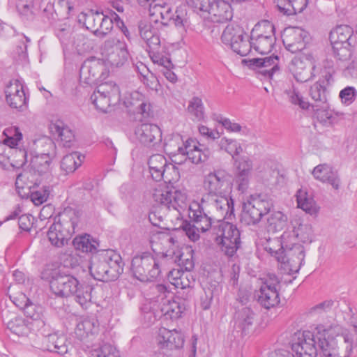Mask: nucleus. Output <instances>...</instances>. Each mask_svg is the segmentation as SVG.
Segmentation results:
<instances>
[{
    "mask_svg": "<svg viewBox=\"0 0 357 357\" xmlns=\"http://www.w3.org/2000/svg\"><path fill=\"white\" fill-rule=\"evenodd\" d=\"M335 335L333 327L318 325L313 332L296 333L291 349L297 357H317L319 350L322 357H340Z\"/></svg>",
    "mask_w": 357,
    "mask_h": 357,
    "instance_id": "f257e3e1",
    "label": "nucleus"
},
{
    "mask_svg": "<svg viewBox=\"0 0 357 357\" xmlns=\"http://www.w3.org/2000/svg\"><path fill=\"white\" fill-rule=\"evenodd\" d=\"M290 236V232H284L280 241L269 240L265 246V250L280 264V268L289 275L298 272L305 259L304 247L289 241Z\"/></svg>",
    "mask_w": 357,
    "mask_h": 357,
    "instance_id": "f03ea898",
    "label": "nucleus"
},
{
    "mask_svg": "<svg viewBox=\"0 0 357 357\" xmlns=\"http://www.w3.org/2000/svg\"><path fill=\"white\" fill-rule=\"evenodd\" d=\"M156 289L161 294L156 300L146 302L141 307L145 319L152 323L162 317L171 320L181 317L185 310L183 301L180 298L175 299L165 295L167 287L164 284L157 285Z\"/></svg>",
    "mask_w": 357,
    "mask_h": 357,
    "instance_id": "7ed1b4c3",
    "label": "nucleus"
},
{
    "mask_svg": "<svg viewBox=\"0 0 357 357\" xmlns=\"http://www.w3.org/2000/svg\"><path fill=\"white\" fill-rule=\"evenodd\" d=\"M93 287L89 284H81L78 280L65 273L52 283L51 291L60 297L75 296V301L83 307L91 305Z\"/></svg>",
    "mask_w": 357,
    "mask_h": 357,
    "instance_id": "20e7f679",
    "label": "nucleus"
},
{
    "mask_svg": "<svg viewBox=\"0 0 357 357\" xmlns=\"http://www.w3.org/2000/svg\"><path fill=\"white\" fill-rule=\"evenodd\" d=\"M160 27L161 26L153 25L151 22L140 21L138 24V31L151 61L154 63L169 66V56L166 47L161 43Z\"/></svg>",
    "mask_w": 357,
    "mask_h": 357,
    "instance_id": "39448f33",
    "label": "nucleus"
},
{
    "mask_svg": "<svg viewBox=\"0 0 357 357\" xmlns=\"http://www.w3.org/2000/svg\"><path fill=\"white\" fill-rule=\"evenodd\" d=\"M167 263L166 255L154 257L150 253L144 252L132 258L131 271L134 277L141 282L151 281L160 275Z\"/></svg>",
    "mask_w": 357,
    "mask_h": 357,
    "instance_id": "423d86ee",
    "label": "nucleus"
},
{
    "mask_svg": "<svg viewBox=\"0 0 357 357\" xmlns=\"http://www.w3.org/2000/svg\"><path fill=\"white\" fill-rule=\"evenodd\" d=\"M58 218V221L50 227L47 237L52 245L61 248L67 244L75 233L77 217L75 212L70 209L61 213Z\"/></svg>",
    "mask_w": 357,
    "mask_h": 357,
    "instance_id": "0eeeda50",
    "label": "nucleus"
},
{
    "mask_svg": "<svg viewBox=\"0 0 357 357\" xmlns=\"http://www.w3.org/2000/svg\"><path fill=\"white\" fill-rule=\"evenodd\" d=\"M153 202L168 210H174L181 213L188 206V197L185 192L169 188L166 185H158L152 193Z\"/></svg>",
    "mask_w": 357,
    "mask_h": 357,
    "instance_id": "6e6552de",
    "label": "nucleus"
},
{
    "mask_svg": "<svg viewBox=\"0 0 357 357\" xmlns=\"http://www.w3.org/2000/svg\"><path fill=\"white\" fill-rule=\"evenodd\" d=\"M231 220L218 221V225L213 227L216 234L215 241L220 245L221 250L228 257H233L241 245L240 231L236 225Z\"/></svg>",
    "mask_w": 357,
    "mask_h": 357,
    "instance_id": "1a4fd4ad",
    "label": "nucleus"
},
{
    "mask_svg": "<svg viewBox=\"0 0 357 357\" xmlns=\"http://www.w3.org/2000/svg\"><path fill=\"white\" fill-rule=\"evenodd\" d=\"M325 79L320 78L310 88L309 95L311 98L312 102L305 101L300 95L297 89L294 86L287 93L289 96L290 101L294 105H299L302 109H308L310 106L327 107V89L326 87L331 83H326Z\"/></svg>",
    "mask_w": 357,
    "mask_h": 357,
    "instance_id": "9d476101",
    "label": "nucleus"
},
{
    "mask_svg": "<svg viewBox=\"0 0 357 357\" xmlns=\"http://www.w3.org/2000/svg\"><path fill=\"white\" fill-rule=\"evenodd\" d=\"M272 206V203L261 195H250L243 204L242 222L248 225L258 223L270 212Z\"/></svg>",
    "mask_w": 357,
    "mask_h": 357,
    "instance_id": "9b49d317",
    "label": "nucleus"
},
{
    "mask_svg": "<svg viewBox=\"0 0 357 357\" xmlns=\"http://www.w3.org/2000/svg\"><path fill=\"white\" fill-rule=\"evenodd\" d=\"M148 165L152 178L156 181L163 180L166 183H172L177 181L180 177L178 169L174 165L168 162L163 155H152L149 159Z\"/></svg>",
    "mask_w": 357,
    "mask_h": 357,
    "instance_id": "f8f14e48",
    "label": "nucleus"
},
{
    "mask_svg": "<svg viewBox=\"0 0 357 357\" xmlns=\"http://www.w3.org/2000/svg\"><path fill=\"white\" fill-rule=\"evenodd\" d=\"M91 100L97 110L107 113L112 105L120 100L119 87L113 82L100 84L91 96Z\"/></svg>",
    "mask_w": 357,
    "mask_h": 357,
    "instance_id": "ddd939ff",
    "label": "nucleus"
},
{
    "mask_svg": "<svg viewBox=\"0 0 357 357\" xmlns=\"http://www.w3.org/2000/svg\"><path fill=\"white\" fill-rule=\"evenodd\" d=\"M231 0H198L197 7L201 12L207 13L214 23H225L233 17V11L229 3Z\"/></svg>",
    "mask_w": 357,
    "mask_h": 357,
    "instance_id": "4468645a",
    "label": "nucleus"
},
{
    "mask_svg": "<svg viewBox=\"0 0 357 357\" xmlns=\"http://www.w3.org/2000/svg\"><path fill=\"white\" fill-rule=\"evenodd\" d=\"M104 61L112 67L123 66L128 61L127 45L116 38L106 40L102 47Z\"/></svg>",
    "mask_w": 357,
    "mask_h": 357,
    "instance_id": "2eb2a0df",
    "label": "nucleus"
},
{
    "mask_svg": "<svg viewBox=\"0 0 357 357\" xmlns=\"http://www.w3.org/2000/svg\"><path fill=\"white\" fill-rule=\"evenodd\" d=\"M280 280L273 274L268 275L260 287L257 292V301L259 303L266 309L273 308L280 302Z\"/></svg>",
    "mask_w": 357,
    "mask_h": 357,
    "instance_id": "dca6fc26",
    "label": "nucleus"
},
{
    "mask_svg": "<svg viewBox=\"0 0 357 357\" xmlns=\"http://www.w3.org/2000/svg\"><path fill=\"white\" fill-rule=\"evenodd\" d=\"M231 184L230 175L223 169L214 170L205 176L204 189L211 197L226 193Z\"/></svg>",
    "mask_w": 357,
    "mask_h": 357,
    "instance_id": "f3484780",
    "label": "nucleus"
},
{
    "mask_svg": "<svg viewBox=\"0 0 357 357\" xmlns=\"http://www.w3.org/2000/svg\"><path fill=\"white\" fill-rule=\"evenodd\" d=\"M247 66L255 70L261 79H271L279 71V57L275 55L264 58H255L243 61Z\"/></svg>",
    "mask_w": 357,
    "mask_h": 357,
    "instance_id": "a211bd4d",
    "label": "nucleus"
},
{
    "mask_svg": "<svg viewBox=\"0 0 357 357\" xmlns=\"http://www.w3.org/2000/svg\"><path fill=\"white\" fill-rule=\"evenodd\" d=\"M3 134L5 136V139L2 143H0V156L8 158L6 151L10 153L14 149L23 158L22 162H28L27 153L25 150L17 148L19 142L22 139V134L20 129L17 127L11 126L6 128Z\"/></svg>",
    "mask_w": 357,
    "mask_h": 357,
    "instance_id": "6ab92c4d",
    "label": "nucleus"
},
{
    "mask_svg": "<svg viewBox=\"0 0 357 357\" xmlns=\"http://www.w3.org/2000/svg\"><path fill=\"white\" fill-rule=\"evenodd\" d=\"M105 75L103 62L95 59L85 61L79 70L80 82L87 85L96 84L98 81L105 78Z\"/></svg>",
    "mask_w": 357,
    "mask_h": 357,
    "instance_id": "aec40b11",
    "label": "nucleus"
},
{
    "mask_svg": "<svg viewBox=\"0 0 357 357\" xmlns=\"http://www.w3.org/2000/svg\"><path fill=\"white\" fill-rule=\"evenodd\" d=\"M135 135L141 144L149 148L155 147L162 142L161 130L155 124L142 123L136 127Z\"/></svg>",
    "mask_w": 357,
    "mask_h": 357,
    "instance_id": "412c9836",
    "label": "nucleus"
},
{
    "mask_svg": "<svg viewBox=\"0 0 357 357\" xmlns=\"http://www.w3.org/2000/svg\"><path fill=\"white\" fill-rule=\"evenodd\" d=\"M309 40L308 33L300 27H289L285 30L282 39L286 49L296 53L305 48Z\"/></svg>",
    "mask_w": 357,
    "mask_h": 357,
    "instance_id": "4be33fe9",
    "label": "nucleus"
},
{
    "mask_svg": "<svg viewBox=\"0 0 357 357\" xmlns=\"http://www.w3.org/2000/svg\"><path fill=\"white\" fill-rule=\"evenodd\" d=\"M315 68L314 60L308 56L304 59L295 58L289 65L290 72L298 82H305L313 78Z\"/></svg>",
    "mask_w": 357,
    "mask_h": 357,
    "instance_id": "5701e85b",
    "label": "nucleus"
},
{
    "mask_svg": "<svg viewBox=\"0 0 357 357\" xmlns=\"http://www.w3.org/2000/svg\"><path fill=\"white\" fill-rule=\"evenodd\" d=\"M5 93L6 102L10 107L18 109L26 107L29 98L19 81H11L6 86Z\"/></svg>",
    "mask_w": 357,
    "mask_h": 357,
    "instance_id": "b1692460",
    "label": "nucleus"
},
{
    "mask_svg": "<svg viewBox=\"0 0 357 357\" xmlns=\"http://www.w3.org/2000/svg\"><path fill=\"white\" fill-rule=\"evenodd\" d=\"M183 156L194 164H199L206 161L211 155V150L200 144L197 140L188 139L185 141Z\"/></svg>",
    "mask_w": 357,
    "mask_h": 357,
    "instance_id": "393cba45",
    "label": "nucleus"
},
{
    "mask_svg": "<svg viewBox=\"0 0 357 357\" xmlns=\"http://www.w3.org/2000/svg\"><path fill=\"white\" fill-rule=\"evenodd\" d=\"M158 344L161 349L168 351L179 349L184 344L183 334L174 329L160 328L158 336Z\"/></svg>",
    "mask_w": 357,
    "mask_h": 357,
    "instance_id": "a878e982",
    "label": "nucleus"
},
{
    "mask_svg": "<svg viewBox=\"0 0 357 357\" xmlns=\"http://www.w3.org/2000/svg\"><path fill=\"white\" fill-rule=\"evenodd\" d=\"M211 202L221 218L218 221L233 220L235 219L234 202L233 199L225 194L211 197Z\"/></svg>",
    "mask_w": 357,
    "mask_h": 357,
    "instance_id": "bb28decb",
    "label": "nucleus"
},
{
    "mask_svg": "<svg viewBox=\"0 0 357 357\" xmlns=\"http://www.w3.org/2000/svg\"><path fill=\"white\" fill-rule=\"evenodd\" d=\"M152 22L160 26H167L172 18V10L165 2L158 1L147 6Z\"/></svg>",
    "mask_w": 357,
    "mask_h": 357,
    "instance_id": "cd10ccee",
    "label": "nucleus"
},
{
    "mask_svg": "<svg viewBox=\"0 0 357 357\" xmlns=\"http://www.w3.org/2000/svg\"><path fill=\"white\" fill-rule=\"evenodd\" d=\"M292 231H286L290 232L289 241L297 242L301 241L303 243H310L312 241L314 233L312 227L307 222H304L300 218H294L291 222Z\"/></svg>",
    "mask_w": 357,
    "mask_h": 357,
    "instance_id": "c85d7f7f",
    "label": "nucleus"
},
{
    "mask_svg": "<svg viewBox=\"0 0 357 357\" xmlns=\"http://www.w3.org/2000/svg\"><path fill=\"white\" fill-rule=\"evenodd\" d=\"M189 218L194 225L200 229V231L205 232L212 227V219L204 211L203 206L198 202L188 204Z\"/></svg>",
    "mask_w": 357,
    "mask_h": 357,
    "instance_id": "c756f323",
    "label": "nucleus"
},
{
    "mask_svg": "<svg viewBox=\"0 0 357 357\" xmlns=\"http://www.w3.org/2000/svg\"><path fill=\"white\" fill-rule=\"evenodd\" d=\"M245 34L244 30L239 26L229 24L226 26L221 36L222 42L231 48L238 49L239 52H245L248 46L247 43H243L241 47H238L236 41H238L241 37Z\"/></svg>",
    "mask_w": 357,
    "mask_h": 357,
    "instance_id": "7c9ffc66",
    "label": "nucleus"
},
{
    "mask_svg": "<svg viewBox=\"0 0 357 357\" xmlns=\"http://www.w3.org/2000/svg\"><path fill=\"white\" fill-rule=\"evenodd\" d=\"M103 262H105L110 271V278L116 280L123 272L124 263L121 255L114 250L99 252Z\"/></svg>",
    "mask_w": 357,
    "mask_h": 357,
    "instance_id": "2f4dec72",
    "label": "nucleus"
},
{
    "mask_svg": "<svg viewBox=\"0 0 357 357\" xmlns=\"http://www.w3.org/2000/svg\"><path fill=\"white\" fill-rule=\"evenodd\" d=\"M254 312L249 307H243L238 310L234 317V328L241 332L243 337L248 335L252 330Z\"/></svg>",
    "mask_w": 357,
    "mask_h": 357,
    "instance_id": "473e14b6",
    "label": "nucleus"
},
{
    "mask_svg": "<svg viewBox=\"0 0 357 357\" xmlns=\"http://www.w3.org/2000/svg\"><path fill=\"white\" fill-rule=\"evenodd\" d=\"M353 29L348 25H340L330 33V40L335 45L340 44L344 48L355 43L356 36H353Z\"/></svg>",
    "mask_w": 357,
    "mask_h": 357,
    "instance_id": "72a5a7b5",
    "label": "nucleus"
},
{
    "mask_svg": "<svg viewBox=\"0 0 357 357\" xmlns=\"http://www.w3.org/2000/svg\"><path fill=\"white\" fill-rule=\"evenodd\" d=\"M89 268L91 275L96 280L100 281L115 280L114 278H110L109 268L105 262L102 261L99 252L91 257Z\"/></svg>",
    "mask_w": 357,
    "mask_h": 357,
    "instance_id": "f704fd0d",
    "label": "nucleus"
},
{
    "mask_svg": "<svg viewBox=\"0 0 357 357\" xmlns=\"http://www.w3.org/2000/svg\"><path fill=\"white\" fill-rule=\"evenodd\" d=\"M312 174L317 180L328 183L337 190L340 187V179L337 172L326 164L319 165L312 171Z\"/></svg>",
    "mask_w": 357,
    "mask_h": 357,
    "instance_id": "c9c22d12",
    "label": "nucleus"
},
{
    "mask_svg": "<svg viewBox=\"0 0 357 357\" xmlns=\"http://www.w3.org/2000/svg\"><path fill=\"white\" fill-rule=\"evenodd\" d=\"M65 335L56 333L48 335L45 340V349L59 355H64L68 351V346Z\"/></svg>",
    "mask_w": 357,
    "mask_h": 357,
    "instance_id": "e433bc0d",
    "label": "nucleus"
},
{
    "mask_svg": "<svg viewBox=\"0 0 357 357\" xmlns=\"http://www.w3.org/2000/svg\"><path fill=\"white\" fill-rule=\"evenodd\" d=\"M278 10L284 15H291L303 11L307 0H274Z\"/></svg>",
    "mask_w": 357,
    "mask_h": 357,
    "instance_id": "4c0bfd02",
    "label": "nucleus"
},
{
    "mask_svg": "<svg viewBox=\"0 0 357 357\" xmlns=\"http://www.w3.org/2000/svg\"><path fill=\"white\" fill-rule=\"evenodd\" d=\"M185 142L180 134L175 133L169 135L165 139L164 150L167 154L172 156L183 155Z\"/></svg>",
    "mask_w": 357,
    "mask_h": 357,
    "instance_id": "58836bf2",
    "label": "nucleus"
},
{
    "mask_svg": "<svg viewBox=\"0 0 357 357\" xmlns=\"http://www.w3.org/2000/svg\"><path fill=\"white\" fill-rule=\"evenodd\" d=\"M29 320L21 317H15L6 323L7 328L17 336H26L30 333L32 326Z\"/></svg>",
    "mask_w": 357,
    "mask_h": 357,
    "instance_id": "ea45409f",
    "label": "nucleus"
},
{
    "mask_svg": "<svg viewBox=\"0 0 357 357\" xmlns=\"http://www.w3.org/2000/svg\"><path fill=\"white\" fill-rule=\"evenodd\" d=\"M84 156L79 152H73L66 155L61 161V169L66 174L74 172L81 166Z\"/></svg>",
    "mask_w": 357,
    "mask_h": 357,
    "instance_id": "a19ab883",
    "label": "nucleus"
},
{
    "mask_svg": "<svg viewBox=\"0 0 357 357\" xmlns=\"http://www.w3.org/2000/svg\"><path fill=\"white\" fill-rule=\"evenodd\" d=\"M250 39L251 40L252 48L259 54H264L269 53L276 41V39L273 38H263L259 35H250Z\"/></svg>",
    "mask_w": 357,
    "mask_h": 357,
    "instance_id": "79ce46f5",
    "label": "nucleus"
},
{
    "mask_svg": "<svg viewBox=\"0 0 357 357\" xmlns=\"http://www.w3.org/2000/svg\"><path fill=\"white\" fill-rule=\"evenodd\" d=\"M100 17V13H93L92 10H90L86 13H81L79 20L83 22L88 30H91L96 35H98Z\"/></svg>",
    "mask_w": 357,
    "mask_h": 357,
    "instance_id": "37998d69",
    "label": "nucleus"
},
{
    "mask_svg": "<svg viewBox=\"0 0 357 357\" xmlns=\"http://www.w3.org/2000/svg\"><path fill=\"white\" fill-rule=\"evenodd\" d=\"M24 311L26 317L32 320L31 322L32 326H33L34 324L38 328L45 326L43 308L40 306H37L34 304H26Z\"/></svg>",
    "mask_w": 357,
    "mask_h": 357,
    "instance_id": "c03bdc74",
    "label": "nucleus"
},
{
    "mask_svg": "<svg viewBox=\"0 0 357 357\" xmlns=\"http://www.w3.org/2000/svg\"><path fill=\"white\" fill-rule=\"evenodd\" d=\"M296 200L298 207L301 208L306 213L312 215L317 212L315 202L306 192L299 190L297 192Z\"/></svg>",
    "mask_w": 357,
    "mask_h": 357,
    "instance_id": "a18cd8bd",
    "label": "nucleus"
},
{
    "mask_svg": "<svg viewBox=\"0 0 357 357\" xmlns=\"http://www.w3.org/2000/svg\"><path fill=\"white\" fill-rule=\"evenodd\" d=\"M74 248L82 252H94L96 250L97 243L92 240L89 235L75 237L73 241Z\"/></svg>",
    "mask_w": 357,
    "mask_h": 357,
    "instance_id": "49530a36",
    "label": "nucleus"
},
{
    "mask_svg": "<svg viewBox=\"0 0 357 357\" xmlns=\"http://www.w3.org/2000/svg\"><path fill=\"white\" fill-rule=\"evenodd\" d=\"M64 272L61 270V266L56 263L46 264L41 271V278L50 282V289L52 283L54 280H57L61 276Z\"/></svg>",
    "mask_w": 357,
    "mask_h": 357,
    "instance_id": "de8ad7c7",
    "label": "nucleus"
},
{
    "mask_svg": "<svg viewBox=\"0 0 357 357\" xmlns=\"http://www.w3.org/2000/svg\"><path fill=\"white\" fill-rule=\"evenodd\" d=\"M54 132L63 142L64 146L70 147L75 136L72 130L61 121L56 122L54 126Z\"/></svg>",
    "mask_w": 357,
    "mask_h": 357,
    "instance_id": "09e8293b",
    "label": "nucleus"
},
{
    "mask_svg": "<svg viewBox=\"0 0 357 357\" xmlns=\"http://www.w3.org/2000/svg\"><path fill=\"white\" fill-rule=\"evenodd\" d=\"M52 160L49 156H45L37 153L31 158L30 165L35 171L39 174H43L49 170Z\"/></svg>",
    "mask_w": 357,
    "mask_h": 357,
    "instance_id": "8fccbe9b",
    "label": "nucleus"
},
{
    "mask_svg": "<svg viewBox=\"0 0 357 357\" xmlns=\"http://www.w3.org/2000/svg\"><path fill=\"white\" fill-rule=\"evenodd\" d=\"M252 34L259 35L263 38H273L276 39L275 35V26L268 20H264L257 24L251 31Z\"/></svg>",
    "mask_w": 357,
    "mask_h": 357,
    "instance_id": "3c124183",
    "label": "nucleus"
},
{
    "mask_svg": "<svg viewBox=\"0 0 357 357\" xmlns=\"http://www.w3.org/2000/svg\"><path fill=\"white\" fill-rule=\"evenodd\" d=\"M218 146L221 150H224L233 158L235 155H239L243 151L241 144L236 139H233L222 137L218 142Z\"/></svg>",
    "mask_w": 357,
    "mask_h": 357,
    "instance_id": "603ef678",
    "label": "nucleus"
},
{
    "mask_svg": "<svg viewBox=\"0 0 357 357\" xmlns=\"http://www.w3.org/2000/svg\"><path fill=\"white\" fill-rule=\"evenodd\" d=\"M205 109L202 98L195 96L189 101L188 111L195 119L200 121L204 118Z\"/></svg>",
    "mask_w": 357,
    "mask_h": 357,
    "instance_id": "864d4df0",
    "label": "nucleus"
},
{
    "mask_svg": "<svg viewBox=\"0 0 357 357\" xmlns=\"http://www.w3.org/2000/svg\"><path fill=\"white\" fill-rule=\"evenodd\" d=\"M287 217L280 211L273 213L268 219V226L274 231H278L283 229L286 226Z\"/></svg>",
    "mask_w": 357,
    "mask_h": 357,
    "instance_id": "5fc2aeb1",
    "label": "nucleus"
},
{
    "mask_svg": "<svg viewBox=\"0 0 357 357\" xmlns=\"http://www.w3.org/2000/svg\"><path fill=\"white\" fill-rule=\"evenodd\" d=\"M92 357H119L116 348L110 344H103L100 347L92 350Z\"/></svg>",
    "mask_w": 357,
    "mask_h": 357,
    "instance_id": "6e6d98bb",
    "label": "nucleus"
},
{
    "mask_svg": "<svg viewBox=\"0 0 357 357\" xmlns=\"http://www.w3.org/2000/svg\"><path fill=\"white\" fill-rule=\"evenodd\" d=\"M50 193L49 186H43L31 192V199L36 206H40L47 202Z\"/></svg>",
    "mask_w": 357,
    "mask_h": 357,
    "instance_id": "4d7b16f0",
    "label": "nucleus"
},
{
    "mask_svg": "<svg viewBox=\"0 0 357 357\" xmlns=\"http://www.w3.org/2000/svg\"><path fill=\"white\" fill-rule=\"evenodd\" d=\"M357 91L354 86H347L340 91L339 97L343 104L349 105L353 103L356 98Z\"/></svg>",
    "mask_w": 357,
    "mask_h": 357,
    "instance_id": "13d9d810",
    "label": "nucleus"
},
{
    "mask_svg": "<svg viewBox=\"0 0 357 357\" xmlns=\"http://www.w3.org/2000/svg\"><path fill=\"white\" fill-rule=\"evenodd\" d=\"M335 73L334 63L333 61L326 59L324 61L323 68L321 70L320 78L325 79L326 83L333 82V75Z\"/></svg>",
    "mask_w": 357,
    "mask_h": 357,
    "instance_id": "bf43d9fd",
    "label": "nucleus"
},
{
    "mask_svg": "<svg viewBox=\"0 0 357 357\" xmlns=\"http://www.w3.org/2000/svg\"><path fill=\"white\" fill-rule=\"evenodd\" d=\"M236 174L250 175L252 168V160L248 157H242L236 161Z\"/></svg>",
    "mask_w": 357,
    "mask_h": 357,
    "instance_id": "052dcab7",
    "label": "nucleus"
},
{
    "mask_svg": "<svg viewBox=\"0 0 357 357\" xmlns=\"http://www.w3.org/2000/svg\"><path fill=\"white\" fill-rule=\"evenodd\" d=\"M174 24L178 27L184 28L188 23L187 13L185 9L182 7L178 8L174 15L172 13V18L170 22Z\"/></svg>",
    "mask_w": 357,
    "mask_h": 357,
    "instance_id": "680f3d73",
    "label": "nucleus"
},
{
    "mask_svg": "<svg viewBox=\"0 0 357 357\" xmlns=\"http://www.w3.org/2000/svg\"><path fill=\"white\" fill-rule=\"evenodd\" d=\"M94 324L90 320L85 319L77 324L75 333L81 337L88 336L93 333Z\"/></svg>",
    "mask_w": 357,
    "mask_h": 357,
    "instance_id": "e2e57ef3",
    "label": "nucleus"
},
{
    "mask_svg": "<svg viewBox=\"0 0 357 357\" xmlns=\"http://www.w3.org/2000/svg\"><path fill=\"white\" fill-rule=\"evenodd\" d=\"M328 108V105L327 107H312L317 119L324 124L331 123L332 114Z\"/></svg>",
    "mask_w": 357,
    "mask_h": 357,
    "instance_id": "0e129e2a",
    "label": "nucleus"
},
{
    "mask_svg": "<svg viewBox=\"0 0 357 357\" xmlns=\"http://www.w3.org/2000/svg\"><path fill=\"white\" fill-rule=\"evenodd\" d=\"M216 121L220 123L228 132H239L242 127L240 124L231 121L229 119L218 116Z\"/></svg>",
    "mask_w": 357,
    "mask_h": 357,
    "instance_id": "69168bd1",
    "label": "nucleus"
},
{
    "mask_svg": "<svg viewBox=\"0 0 357 357\" xmlns=\"http://www.w3.org/2000/svg\"><path fill=\"white\" fill-rule=\"evenodd\" d=\"M42 148L41 151L38 152L43 155L49 156L50 159L53 160L56 156V145L54 142L50 139H46L44 142H42Z\"/></svg>",
    "mask_w": 357,
    "mask_h": 357,
    "instance_id": "338daca9",
    "label": "nucleus"
},
{
    "mask_svg": "<svg viewBox=\"0 0 357 357\" xmlns=\"http://www.w3.org/2000/svg\"><path fill=\"white\" fill-rule=\"evenodd\" d=\"M182 227L190 240L195 242L199 239V231L200 229H198L194 224L185 222L183 224Z\"/></svg>",
    "mask_w": 357,
    "mask_h": 357,
    "instance_id": "774afa93",
    "label": "nucleus"
}]
</instances>
